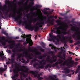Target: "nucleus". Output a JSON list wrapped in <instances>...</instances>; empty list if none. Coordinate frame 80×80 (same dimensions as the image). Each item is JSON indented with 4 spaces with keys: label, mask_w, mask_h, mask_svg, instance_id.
<instances>
[{
    "label": "nucleus",
    "mask_w": 80,
    "mask_h": 80,
    "mask_svg": "<svg viewBox=\"0 0 80 80\" xmlns=\"http://www.w3.org/2000/svg\"><path fill=\"white\" fill-rule=\"evenodd\" d=\"M55 40H56L57 41V42H60V40H59V39L57 38L56 39H54Z\"/></svg>",
    "instance_id": "nucleus-59"
},
{
    "label": "nucleus",
    "mask_w": 80,
    "mask_h": 80,
    "mask_svg": "<svg viewBox=\"0 0 80 80\" xmlns=\"http://www.w3.org/2000/svg\"><path fill=\"white\" fill-rule=\"evenodd\" d=\"M15 68L12 70V71L13 72L14 74L13 76V80H16V78L18 77V72L20 71H22V72H24V69L22 68H20V67H22V66L19 65L18 64H16V65H15Z\"/></svg>",
    "instance_id": "nucleus-2"
},
{
    "label": "nucleus",
    "mask_w": 80,
    "mask_h": 80,
    "mask_svg": "<svg viewBox=\"0 0 80 80\" xmlns=\"http://www.w3.org/2000/svg\"><path fill=\"white\" fill-rule=\"evenodd\" d=\"M4 55V54H3V53H1V54H0V57L2 59V60H4V59H5L6 58V57H3V55Z\"/></svg>",
    "instance_id": "nucleus-23"
},
{
    "label": "nucleus",
    "mask_w": 80,
    "mask_h": 80,
    "mask_svg": "<svg viewBox=\"0 0 80 80\" xmlns=\"http://www.w3.org/2000/svg\"><path fill=\"white\" fill-rule=\"evenodd\" d=\"M26 41L23 42L24 45L26 46L28 43H29V46H32L33 45V42L30 38H26Z\"/></svg>",
    "instance_id": "nucleus-6"
},
{
    "label": "nucleus",
    "mask_w": 80,
    "mask_h": 80,
    "mask_svg": "<svg viewBox=\"0 0 80 80\" xmlns=\"http://www.w3.org/2000/svg\"><path fill=\"white\" fill-rule=\"evenodd\" d=\"M60 35L62 37V38H60V40L61 42L63 41L64 40H65V37L64 36V34H62L61 33Z\"/></svg>",
    "instance_id": "nucleus-15"
},
{
    "label": "nucleus",
    "mask_w": 80,
    "mask_h": 80,
    "mask_svg": "<svg viewBox=\"0 0 80 80\" xmlns=\"http://www.w3.org/2000/svg\"><path fill=\"white\" fill-rule=\"evenodd\" d=\"M6 42H8V43H12V44H10L8 45V46L11 48V49H12L14 47H15V41L14 40H9V41L8 39L6 40Z\"/></svg>",
    "instance_id": "nucleus-5"
},
{
    "label": "nucleus",
    "mask_w": 80,
    "mask_h": 80,
    "mask_svg": "<svg viewBox=\"0 0 80 80\" xmlns=\"http://www.w3.org/2000/svg\"><path fill=\"white\" fill-rule=\"evenodd\" d=\"M42 56V58L43 59H44L45 58V57H47V56L46 55H45L44 54Z\"/></svg>",
    "instance_id": "nucleus-58"
},
{
    "label": "nucleus",
    "mask_w": 80,
    "mask_h": 80,
    "mask_svg": "<svg viewBox=\"0 0 80 80\" xmlns=\"http://www.w3.org/2000/svg\"><path fill=\"white\" fill-rule=\"evenodd\" d=\"M57 59H53L52 60V59H51L50 60H47V62H48V63H51V64H52L53 63L56 62H57Z\"/></svg>",
    "instance_id": "nucleus-13"
},
{
    "label": "nucleus",
    "mask_w": 80,
    "mask_h": 80,
    "mask_svg": "<svg viewBox=\"0 0 80 80\" xmlns=\"http://www.w3.org/2000/svg\"><path fill=\"white\" fill-rule=\"evenodd\" d=\"M62 43H64V47H67V44H66L67 42L66 41H65V40H64V41H61Z\"/></svg>",
    "instance_id": "nucleus-32"
},
{
    "label": "nucleus",
    "mask_w": 80,
    "mask_h": 80,
    "mask_svg": "<svg viewBox=\"0 0 80 80\" xmlns=\"http://www.w3.org/2000/svg\"><path fill=\"white\" fill-rule=\"evenodd\" d=\"M38 59H43L42 56H41V55L39 56H38Z\"/></svg>",
    "instance_id": "nucleus-44"
},
{
    "label": "nucleus",
    "mask_w": 80,
    "mask_h": 80,
    "mask_svg": "<svg viewBox=\"0 0 80 80\" xmlns=\"http://www.w3.org/2000/svg\"><path fill=\"white\" fill-rule=\"evenodd\" d=\"M77 38H75L76 40H80V36L79 35L78 36H77Z\"/></svg>",
    "instance_id": "nucleus-43"
},
{
    "label": "nucleus",
    "mask_w": 80,
    "mask_h": 80,
    "mask_svg": "<svg viewBox=\"0 0 80 80\" xmlns=\"http://www.w3.org/2000/svg\"><path fill=\"white\" fill-rule=\"evenodd\" d=\"M42 53L38 51L37 52L35 53V55H41Z\"/></svg>",
    "instance_id": "nucleus-38"
},
{
    "label": "nucleus",
    "mask_w": 80,
    "mask_h": 80,
    "mask_svg": "<svg viewBox=\"0 0 80 80\" xmlns=\"http://www.w3.org/2000/svg\"><path fill=\"white\" fill-rule=\"evenodd\" d=\"M42 65H43V66H44V65H46V61L43 62L42 63Z\"/></svg>",
    "instance_id": "nucleus-57"
},
{
    "label": "nucleus",
    "mask_w": 80,
    "mask_h": 80,
    "mask_svg": "<svg viewBox=\"0 0 80 80\" xmlns=\"http://www.w3.org/2000/svg\"><path fill=\"white\" fill-rule=\"evenodd\" d=\"M56 48H57V49H58V48H56V47H55L54 46L51 48V49H52V50H53L54 49L55 52H57V50L56 49Z\"/></svg>",
    "instance_id": "nucleus-28"
},
{
    "label": "nucleus",
    "mask_w": 80,
    "mask_h": 80,
    "mask_svg": "<svg viewBox=\"0 0 80 80\" xmlns=\"http://www.w3.org/2000/svg\"><path fill=\"white\" fill-rule=\"evenodd\" d=\"M2 33H3V34H4V35H6V37H8V38H11L12 39L13 38V37H10L9 36H8V33H7V32L6 31H5L4 30H2Z\"/></svg>",
    "instance_id": "nucleus-14"
},
{
    "label": "nucleus",
    "mask_w": 80,
    "mask_h": 80,
    "mask_svg": "<svg viewBox=\"0 0 80 80\" xmlns=\"http://www.w3.org/2000/svg\"><path fill=\"white\" fill-rule=\"evenodd\" d=\"M20 75H23V77L24 78H27V75L25 74V73L23 72H20Z\"/></svg>",
    "instance_id": "nucleus-31"
},
{
    "label": "nucleus",
    "mask_w": 80,
    "mask_h": 80,
    "mask_svg": "<svg viewBox=\"0 0 80 80\" xmlns=\"http://www.w3.org/2000/svg\"><path fill=\"white\" fill-rule=\"evenodd\" d=\"M63 63H64V65H67V66H68V68H70V67H73V66L74 65V63H75L74 62V61H72L71 62V64H69V62L67 63L66 62V61H65L63 62Z\"/></svg>",
    "instance_id": "nucleus-7"
},
{
    "label": "nucleus",
    "mask_w": 80,
    "mask_h": 80,
    "mask_svg": "<svg viewBox=\"0 0 80 80\" xmlns=\"http://www.w3.org/2000/svg\"><path fill=\"white\" fill-rule=\"evenodd\" d=\"M0 13H1L0 14V19H1L2 18H4V17L3 16V14H2L1 11H0ZM0 16H1L2 18H1Z\"/></svg>",
    "instance_id": "nucleus-35"
},
{
    "label": "nucleus",
    "mask_w": 80,
    "mask_h": 80,
    "mask_svg": "<svg viewBox=\"0 0 80 80\" xmlns=\"http://www.w3.org/2000/svg\"><path fill=\"white\" fill-rule=\"evenodd\" d=\"M40 50L41 52H45L44 49L42 48H40Z\"/></svg>",
    "instance_id": "nucleus-54"
},
{
    "label": "nucleus",
    "mask_w": 80,
    "mask_h": 80,
    "mask_svg": "<svg viewBox=\"0 0 80 80\" xmlns=\"http://www.w3.org/2000/svg\"><path fill=\"white\" fill-rule=\"evenodd\" d=\"M6 63L7 64V65H9V64H10V62L8 61L7 62H6Z\"/></svg>",
    "instance_id": "nucleus-60"
},
{
    "label": "nucleus",
    "mask_w": 80,
    "mask_h": 80,
    "mask_svg": "<svg viewBox=\"0 0 80 80\" xmlns=\"http://www.w3.org/2000/svg\"><path fill=\"white\" fill-rule=\"evenodd\" d=\"M22 63H26V61L23 58H22Z\"/></svg>",
    "instance_id": "nucleus-49"
},
{
    "label": "nucleus",
    "mask_w": 80,
    "mask_h": 80,
    "mask_svg": "<svg viewBox=\"0 0 80 80\" xmlns=\"http://www.w3.org/2000/svg\"><path fill=\"white\" fill-rule=\"evenodd\" d=\"M17 56L18 57H17V59H18L19 61H22V59L20 58L22 57V54L18 53L17 54Z\"/></svg>",
    "instance_id": "nucleus-16"
},
{
    "label": "nucleus",
    "mask_w": 80,
    "mask_h": 80,
    "mask_svg": "<svg viewBox=\"0 0 80 80\" xmlns=\"http://www.w3.org/2000/svg\"><path fill=\"white\" fill-rule=\"evenodd\" d=\"M7 6L6 5H4V8H3V10H7Z\"/></svg>",
    "instance_id": "nucleus-46"
},
{
    "label": "nucleus",
    "mask_w": 80,
    "mask_h": 80,
    "mask_svg": "<svg viewBox=\"0 0 80 80\" xmlns=\"http://www.w3.org/2000/svg\"><path fill=\"white\" fill-rule=\"evenodd\" d=\"M48 21H47L46 22V23H50V24H51L52 25H53V24H54V23L53 22H51V20L50 19L48 20Z\"/></svg>",
    "instance_id": "nucleus-27"
},
{
    "label": "nucleus",
    "mask_w": 80,
    "mask_h": 80,
    "mask_svg": "<svg viewBox=\"0 0 80 80\" xmlns=\"http://www.w3.org/2000/svg\"><path fill=\"white\" fill-rule=\"evenodd\" d=\"M64 70L66 71V73H70V69H68L67 68H65L64 69Z\"/></svg>",
    "instance_id": "nucleus-30"
},
{
    "label": "nucleus",
    "mask_w": 80,
    "mask_h": 80,
    "mask_svg": "<svg viewBox=\"0 0 80 80\" xmlns=\"http://www.w3.org/2000/svg\"><path fill=\"white\" fill-rule=\"evenodd\" d=\"M50 58V56H47V60H51V59Z\"/></svg>",
    "instance_id": "nucleus-48"
},
{
    "label": "nucleus",
    "mask_w": 80,
    "mask_h": 80,
    "mask_svg": "<svg viewBox=\"0 0 80 80\" xmlns=\"http://www.w3.org/2000/svg\"><path fill=\"white\" fill-rule=\"evenodd\" d=\"M69 40V42L70 43H72V42H73V40Z\"/></svg>",
    "instance_id": "nucleus-62"
},
{
    "label": "nucleus",
    "mask_w": 80,
    "mask_h": 80,
    "mask_svg": "<svg viewBox=\"0 0 80 80\" xmlns=\"http://www.w3.org/2000/svg\"><path fill=\"white\" fill-rule=\"evenodd\" d=\"M1 42L2 43V45H3V46H5V45H6V42H3V41H1Z\"/></svg>",
    "instance_id": "nucleus-36"
},
{
    "label": "nucleus",
    "mask_w": 80,
    "mask_h": 80,
    "mask_svg": "<svg viewBox=\"0 0 80 80\" xmlns=\"http://www.w3.org/2000/svg\"><path fill=\"white\" fill-rule=\"evenodd\" d=\"M23 55H24L26 57H28L27 58L30 59H32L33 58V57H31L30 54L28 53L27 51H24L23 53Z\"/></svg>",
    "instance_id": "nucleus-9"
},
{
    "label": "nucleus",
    "mask_w": 80,
    "mask_h": 80,
    "mask_svg": "<svg viewBox=\"0 0 80 80\" xmlns=\"http://www.w3.org/2000/svg\"><path fill=\"white\" fill-rule=\"evenodd\" d=\"M56 33L58 34L57 35V37H58V38H59V39H60V38H61V35H60V34H61L60 30H57L56 31Z\"/></svg>",
    "instance_id": "nucleus-19"
},
{
    "label": "nucleus",
    "mask_w": 80,
    "mask_h": 80,
    "mask_svg": "<svg viewBox=\"0 0 80 80\" xmlns=\"http://www.w3.org/2000/svg\"><path fill=\"white\" fill-rule=\"evenodd\" d=\"M58 61H59V64L62 63H63V60L62 59H59L58 60Z\"/></svg>",
    "instance_id": "nucleus-39"
},
{
    "label": "nucleus",
    "mask_w": 80,
    "mask_h": 80,
    "mask_svg": "<svg viewBox=\"0 0 80 80\" xmlns=\"http://www.w3.org/2000/svg\"><path fill=\"white\" fill-rule=\"evenodd\" d=\"M1 5H2V3L0 2V10H2V7H3V6Z\"/></svg>",
    "instance_id": "nucleus-53"
},
{
    "label": "nucleus",
    "mask_w": 80,
    "mask_h": 80,
    "mask_svg": "<svg viewBox=\"0 0 80 80\" xmlns=\"http://www.w3.org/2000/svg\"><path fill=\"white\" fill-rule=\"evenodd\" d=\"M5 70H4L3 68H0V75H2V73H3V72Z\"/></svg>",
    "instance_id": "nucleus-26"
},
{
    "label": "nucleus",
    "mask_w": 80,
    "mask_h": 80,
    "mask_svg": "<svg viewBox=\"0 0 80 80\" xmlns=\"http://www.w3.org/2000/svg\"><path fill=\"white\" fill-rule=\"evenodd\" d=\"M30 73H32V75H35V72L32 71H30Z\"/></svg>",
    "instance_id": "nucleus-47"
},
{
    "label": "nucleus",
    "mask_w": 80,
    "mask_h": 80,
    "mask_svg": "<svg viewBox=\"0 0 80 80\" xmlns=\"http://www.w3.org/2000/svg\"><path fill=\"white\" fill-rule=\"evenodd\" d=\"M44 13L45 15H48L49 14L48 12V11H44Z\"/></svg>",
    "instance_id": "nucleus-42"
},
{
    "label": "nucleus",
    "mask_w": 80,
    "mask_h": 80,
    "mask_svg": "<svg viewBox=\"0 0 80 80\" xmlns=\"http://www.w3.org/2000/svg\"><path fill=\"white\" fill-rule=\"evenodd\" d=\"M47 65H48V67H49V68H51V67H52L51 64L49 63V64H48Z\"/></svg>",
    "instance_id": "nucleus-52"
},
{
    "label": "nucleus",
    "mask_w": 80,
    "mask_h": 80,
    "mask_svg": "<svg viewBox=\"0 0 80 80\" xmlns=\"http://www.w3.org/2000/svg\"><path fill=\"white\" fill-rule=\"evenodd\" d=\"M36 7L37 8H41L42 7V5H36Z\"/></svg>",
    "instance_id": "nucleus-45"
},
{
    "label": "nucleus",
    "mask_w": 80,
    "mask_h": 80,
    "mask_svg": "<svg viewBox=\"0 0 80 80\" xmlns=\"http://www.w3.org/2000/svg\"><path fill=\"white\" fill-rule=\"evenodd\" d=\"M30 15V13H28L27 14L26 16L27 19H29L30 18H31V16Z\"/></svg>",
    "instance_id": "nucleus-33"
},
{
    "label": "nucleus",
    "mask_w": 80,
    "mask_h": 80,
    "mask_svg": "<svg viewBox=\"0 0 80 80\" xmlns=\"http://www.w3.org/2000/svg\"><path fill=\"white\" fill-rule=\"evenodd\" d=\"M71 30H72V31H76V32H78V30H79V28H78L77 29V30L76 29V28H75V26H73L71 29Z\"/></svg>",
    "instance_id": "nucleus-21"
},
{
    "label": "nucleus",
    "mask_w": 80,
    "mask_h": 80,
    "mask_svg": "<svg viewBox=\"0 0 80 80\" xmlns=\"http://www.w3.org/2000/svg\"><path fill=\"white\" fill-rule=\"evenodd\" d=\"M45 62V60L44 59H42L41 61H40V62H39V65H42V62Z\"/></svg>",
    "instance_id": "nucleus-34"
},
{
    "label": "nucleus",
    "mask_w": 80,
    "mask_h": 80,
    "mask_svg": "<svg viewBox=\"0 0 80 80\" xmlns=\"http://www.w3.org/2000/svg\"><path fill=\"white\" fill-rule=\"evenodd\" d=\"M30 1H31L29 3L30 5L31 6H32V5H34V1L35 0H29Z\"/></svg>",
    "instance_id": "nucleus-29"
},
{
    "label": "nucleus",
    "mask_w": 80,
    "mask_h": 80,
    "mask_svg": "<svg viewBox=\"0 0 80 80\" xmlns=\"http://www.w3.org/2000/svg\"><path fill=\"white\" fill-rule=\"evenodd\" d=\"M37 20H38V18H33L30 20V22H31V23L32 22L34 23L36 22Z\"/></svg>",
    "instance_id": "nucleus-18"
},
{
    "label": "nucleus",
    "mask_w": 80,
    "mask_h": 80,
    "mask_svg": "<svg viewBox=\"0 0 80 80\" xmlns=\"http://www.w3.org/2000/svg\"><path fill=\"white\" fill-rule=\"evenodd\" d=\"M30 59L27 58V61H26V63H29L30 61Z\"/></svg>",
    "instance_id": "nucleus-56"
},
{
    "label": "nucleus",
    "mask_w": 80,
    "mask_h": 80,
    "mask_svg": "<svg viewBox=\"0 0 80 80\" xmlns=\"http://www.w3.org/2000/svg\"><path fill=\"white\" fill-rule=\"evenodd\" d=\"M48 68V64L45 67V69H47Z\"/></svg>",
    "instance_id": "nucleus-64"
},
{
    "label": "nucleus",
    "mask_w": 80,
    "mask_h": 80,
    "mask_svg": "<svg viewBox=\"0 0 80 80\" xmlns=\"http://www.w3.org/2000/svg\"><path fill=\"white\" fill-rule=\"evenodd\" d=\"M56 22L57 23L58 25H61V27L60 28V30H62V33L63 34V35H66V34H68V32H66L67 31V28H68V26L67 25L64 24L65 25V28H63V27H62V22H61L59 20H57L56 21Z\"/></svg>",
    "instance_id": "nucleus-3"
},
{
    "label": "nucleus",
    "mask_w": 80,
    "mask_h": 80,
    "mask_svg": "<svg viewBox=\"0 0 80 80\" xmlns=\"http://www.w3.org/2000/svg\"><path fill=\"white\" fill-rule=\"evenodd\" d=\"M24 50L22 48H21L20 49H17L16 50H15V49H12V52H13L14 53H15V54H17V52H23Z\"/></svg>",
    "instance_id": "nucleus-10"
},
{
    "label": "nucleus",
    "mask_w": 80,
    "mask_h": 80,
    "mask_svg": "<svg viewBox=\"0 0 80 80\" xmlns=\"http://www.w3.org/2000/svg\"><path fill=\"white\" fill-rule=\"evenodd\" d=\"M66 39H68V38H69V40H70L72 38V37L71 36H69L68 37L66 36Z\"/></svg>",
    "instance_id": "nucleus-40"
},
{
    "label": "nucleus",
    "mask_w": 80,
    "mask_h": 80,
    "mask_svg": "<svg viewBox=\"0 0 80 80\" xmlns=\"http://www.w3.org/2000/svg\"><path fill=\"white\" fill-rule=\"evenodd\" d=\"M11 17L14 18L15 21H17L18 22L19 25L22 24V25L23 26L25 25L26 28H27L31 31H33L34 28H35L28 24L27 20H25L24 21H22V20L21 19V18H22L21 15H18L17 17L16 16V13H15V12H13L12 14H11V13H10L9 15V18H11Z\"/></svg>",
    "instance_id": "nucleus-1"
},
{
    "label": "nucleus",
    "mask_w": 80,
    "mask_h": 80,
    "mask_svg": "<svg viewBox=\"0 0 80 80\" xmlns=\"http://www.w3.org/2000/svg\"><path fill=\"white\" fill-rule=\"evenodd\" d=\"M36 26L35 27L34 31L35 32H37L39 30V27L37 26L38 25H36Z\"/></svg>",
    "instance_id": "nucleus-25"
},
{
    "label": "nucleus",
    "mask_w": 80,
    "mask_h": 80,
    "mask_svg": "<svg viewBox=\"0 0 80 80\" xmlns=\"http://www.w3.org/2000/svg\"><path fill=\"white\" fill-rule=\"evenodd\" d=\"M5 11H6V12L4 11V10H2V12H4V14L6 15V16H5V18H8V16H7L8 15V13L10 10L9 9H6V10H5Z\"/></svg>",
    "instance_id": "nucleus-12"
},
{
    "label": "nucleus",
    "mask_w": 80,
    "mask_h": 80,
    "mask_svg": "<svg viewBox=\"0 0 80 80\" xmlns=\"http://www.w3.org/2000/svg\"><path fill=\"white\" fill-rule=\"evenodd\" d=\"M44 9L45 10H50V9L49 8H45Z\"/></svg>",
    "instance_id": "nucleus-63"
},
{
    "label": "nucleus",
    "mask_w": 80,
    "mask_h": 80,
    "mask_svg": "<svg viewBox=\"0 0 80 80\" xmlns=\"http://www.w3.org/2000/svg\"><path fill=\"white\" fill-rule=\"evenodd\" d=\"M61 27H62V26H60L59 27H56L55 28H54V30H59L60 29H61L60 28H61Z\"/></svg>",
    "instance_id": "nucleus-37"
},
{
    "label": "nucleus",
    "mask_w": 80,
    "mask_h": 80,
    "mask_svg": "<svg viewBox=\"0 0 80 80\" xmlns=\"http://www.w3.org/2000/svg\"><path fill=\"white\" fill-rule=\"evenodd\" d=\"M15 53H13L11 56V59L8 58V59L6 60V61L9 60L10 62H11V63H13L14 60H15Z\"/></svg>",
    "instance_id": "nucleus-8"
},
{
    "label": "nucleus",
    "mask_w": 80,
    "mask_h": 80,
    "mask_svg": "<svg viewBox=\"0 0 80 80\" xmlns=\"http://www.w3.org/2000/svg\"><path fill=\"white\" fill-rule=\"evenodd\" d=\"M55 58H57V56H55V55H54L53 56H52V58L53 59H54L55 58Z\"/></svg>",
    "instance_id": "nucleus-50"
},
{
    "label": "nucleus",
    "mask_w": 80,
    "mask_h": 80,
    "mask_svg": "<svg viewBox=\"0 0 80 80\" xmlns=\"http://www.w3.org/2000/svg\"><path fill=\"white\" fill-rule=\"evenodd\" d=\"M41 23L37 22L35 24V25H38L39 27H41V28H42V26L41 25H43L44 23V22L43 20L42 19L41 20Z\"/></svg>",
    "instance_id": "nucleus-11"
},
{
    "label": "nucleus",
    "mask_w": 80,
    "mask_h": 80,
    "mask_svg": "<svg viewBox=\"0 0 80 80\" xmlns=\"http://www.w3.org/2000/svg\"><path fill=\"white\" fill-rule=\"evenodd\" d=\"M33 66L34 68H36V69H43L45 68V67L43 64H38V62H36L33 64Z\"/></svg>",
    "instance_id": "nucleus-4"
},
{
    "label": "nucleus",
    "mask_w": 80,
    "mask_h": 80,
    "mask_svg": "<svg viewBox=\"0 0 80 80\" xmlns=\"http://www.w3.org/2000/svg\"><path fill=\"white\" fill-rule=\"evenodd\" d=\"M37 60H38L37 59L34 58L33 60H31V63H33V62H36V61H37Z\"/></svg>",
    "instance_id": "nucleus-41"
},
{
    "label": "nucleus",
    "mask_w": 80,
    "mask_h": 80,
    "mask_svg": "<svg viewBox=\"0 0 80 80\" xmlns=\"http://www.w3.org/2000/svg\"><path fill=\"white\" fill-rule=\"evenodd\" d=\"M79 71H80V66H78V68L76 70V71L75 72V73H78V72H80Z\"/></svg>",
    "instance_id": "nucleus-24"
},
{
    "label": "nucleus",
    "mask_w": 80,
    "mask_h": 80,
    "mask_svg": "<svg viewBox=\"0 0 80 80\" xmlns=\"http://www.w3.org/2000/svg\"><path fill=\"white\" fill-rule=\"evenodd\" d=\"M20 44H18L16 45V48H18V47H20Z\"/></svg>",
    "instance_id": "nucleus-55"
},
{
    "label": "nucleus",
    "mask_w": 80,
    "mask_h": 80,
    "mask_svg": "<svg viewBox=\"0 0 80 80\" xmlns=\"http://www.w3.org/2000/svg\"><path fill=\"white\" fill-rule=\"evenodd\" d=\"M58 64H59L58 62V61H57L54 63V65H55V66H57V65H58Z\"/></svg>",
    "instance_id": "nucleus-51"
},
{
    "label": "nucleus",
    "mask_w": 80,
    "mask_h": 80,
    "mask_svg": "<svg viewBox=\"0 0 80 80\" xmlns=\"http://www.w3.org/2000/svg\"><path fill=\"white\" fill-rule=\"evenodd\" d=\"M50 38H52V40H54V39H57V37L55 36H54L53 35H52V33H50L49 34Z\"/></svg>",
    "instance_id": "nucleus-17"
},
{
    "label": "nucleus",
    "mask_w": 80,
    "mask_h": 80,
    "mask_svg": "<svg viewBox=\"0 0 80 80\" xmlns=\"http://www.w3.org/2000/svg\"><path fill=\"white\" fill-rule=\"evenodd\" d=\"M78 35V36L77 37H78V36L79 35L80 36V33L79 32H78V33H77V32H75L74 34H73L72 35V37H73V38H75L76 36V35Z\"/></svg>",
    "instance_id": "nucleus-22"
},
{
    "label": "nucleus",
    "mask_w": 80,
    "mask_h": 80,
    "mask_svg": "<svg viewBox=\"0 0 80 80\" xmlns=\"http://www.w3.org/2000/svg\"><path fill=\"white\" fill-rule=\"evenodd\" d=\"M31 36H32V35H31V34H28V35H27L26 36V35H25V34H24V35H23V36H22V37H23V38H26V37H29L30 38H31Z\"/></svg>",
    "instance_id": "nucleus-20"
},
{
    "label": "nucleus",
    "mask_w": 80,
    "mask_h": 80,
    "mask_svg": "<svg viewBox=\"0 0 80 80\" xmlns=\"http://www.w3.org/2000/svg\"><path fill=\"white\" fill-rule=\"evenodd\" d=\"M74 20H75L74 18H72L71 20V22L72 23H74Z\"/></svg>",
    "instance_id": "nucleus-61"
}]
</instances>
